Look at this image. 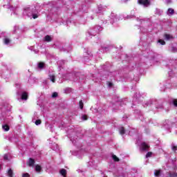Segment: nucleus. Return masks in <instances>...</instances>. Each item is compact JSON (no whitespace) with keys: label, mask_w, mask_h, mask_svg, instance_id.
<instances>
[{"label":"nucleus","mask_w":177,"mask_h":177,"mask_svg":"<svg viewBox=\"0 0 177 177\" xmlns=\"http://www.w3.org/2000/svg\"><path fill=\"white\" fill-rule=\"evenodd\" d=\"M12 106L8 102H0V120L1 122H9Z\"/></svg>","instance_id":"f257e3e1"},{"label":"nucleus","mask_w":177,"mask_h":177,"mask_svg":"<svg viewBox=\"0 0 177 177\" xmlns=\"http://www.w3.org/2000/svg\"><path fill=\"white\" fill-rule=\"evenodd\" d=\"M101 31H103V28H102L100 26H95L90 28L86 32L87 39H91L92 37L97 35V34H99Z\"/></svg>","instance_id":"f03ea898"},{"label":"nucleus","mask_w":177,"mask_h":177,"mask_svg":"<svg viewBox=\"0 0 177 177\" xmlns=\"http://www.w3.org/2000/svg\"><path fill=\"white\" fill-rule=\"evenodd\" d=\"M23 13L25 16H28V17L30 18L32 17V19H38L39 16L36 9L26 8L24 10Z\"/></svg>","instance_id":"7ed1b4c3"},{"label":"nucleus","mask_w":177,"mask_h":177,"mask_svg":"<svg viewBox=\"0 0 177 177\" xmlns=\"http://www.w3.org/2000/svg\"><path fill=\"white\" fill-rule=\"evenodd\" d=\"M166 177H177V165L174 166L171 170H170Z\"/></svg>","instance_id":"20e7f679"},{"label":"nucleus","mask_w":177,"mask_h":177,"mask_svg":"<svg viewBox=\"0 0 177 177\" xmlns=\"http://www.w3.org/2000/svg\"><path fill=\"white\" fill-rule=\"evenodd\" d=\"M17 95H21V100H27V99H28V94L26 92H21V91H19L17 92Z\"/></svg>","instance_id":"39448f33"},{"label":"nucleus","mask_w":177,"mask_h":177,"mask_svg":"<svg viewBox=\"0 0 177 177\" xmlns=\"http://www.w3.org/2000/svg\"><path fill=\"white\" fill-rule=\"evenodd\" d=\"M138 3L142 5L145 8L150 6V1L149 0H138Z\"/></svg>","instance_id":"423d86ee"},{"label":"nucleus","mask_w":177,"mask_h":177,"mask_svg":"<svg viewBox=\"0 0 177 177\" xmlns=\"http://www.w3.org/2000/svg\"><path fill=\"white\" fill-rule=\"evenodd\" d=\"M56 76L55 72H49L48 73V80H50L53 83L56 82Z\"/></svg>","instance_id":"0eeeda50"},{"label":"nucleus","mask_w":177,"mask_h":177,"mask_svg":"<svg viewBox=\"0 0 177 177\" xmlns=\"http://www.w3.org/2000/svg\"><path fill=\"white\" fill-rule=\"evenodd\" d=\"M8 71V66L6 64H3L0 68V75H3Z\"/></svg>","instance_id":"6e6552de"},{"label":"nucleus","mask_w":177,"mask_h":177,"mask_svg":"<svg viewBox=\"0 0 177 177\" xmlns=\"http://www.w3.org/2000/svg\"><path fill=\"white\" fill-rule=\"evenodd\" d=\"M171 126L172 123L169 120H165V122L163 123V128L165 129H169Z\"/></svg>","instance_id":"1a4fd4ad"},{"label":"nucleus","mask_w":177,"mask_h":177,"mask_svg":"<svg viewBox=\"0 0 177 177\" xmlns=\"http://www.w3.org/2000/svg\"><path fill=\"white\" fill-rule=\"evenodd\" d=\"M3 7L9 9L10 8V3H12V0H3Z\"/></svg>","instance_id":"9d476101"},{"label":"nucleus","mask_w":177,"mask_h":177,"mask_svg":"<svg viewBox=\"0 0 177 177\" xmlns=\"http://www.w3.org/2000/svg\"><path fill=\"white\" fill-rule=\"evenodd\" d=\"M147 106H154L156 109H162V105L157 106L156 105V103H154V101L153 100H150L148 102Z\"/></svg>","instance_id":"9b49d317"},{"label":"nucleus","mask_w":177,"mask_h":177,"mask_svg":"<svg viewBox=\"0 0 177 177\" xmlns=\"http://www.w3.org/2000/svg\"><path fill=\"white\" fill-rule=\"evenodd\" d=\"M147 149H149V145L145 142H142L140 145V149L145 151L147 150Z\"/></svg>","instance_id":"f8f14e48"},{"label":"nucleus","mask_w":177,"mask_h":177,"mask_svg":"<svg viewBox=\"0 0 177 177\" xmlns=\"http://www.w3.org/2000/svg\"><path fill=\"white\" fill-rule=\"evenodd\" d=\"M2 129L4 131V132H8V131L10 129V127H9V125L4 124L2 125Z\"/></svg>","instance_id":"ddd939ff"},{"label":"nucleus","mask_w":177,"mask_h":177,"mask_svg":"<svg viewBox=\"0 0 177 177\" xmlns=\"http://www.w3.org/2000/svg\"><path fill=\"white\" fill-rule=\"evenodd\" d=\"M165 39H166V41H171V39H174V37L171 35L165 34Z\"/></svg>","instance_id":"4468645a"},{"label":"nucleus","mask_w":177,"mask_h":177,"mask_svg":"<svg viewBox=\"0 0 177 177\" xmlns=\"http://www.w3.org/2000/svg\"><path fill=\"white\" fill-rule=\"evenodd\" d=\"M171 148L172 151H174V153H176L177 151V145L176 144H171Z\"/></svg>","instance_id":"2eb2a0df"},{"label":"nucleus","mask_w":177,"mask_h":177,"mask_svg":"<svg viewBox=\"0 0 177 177\" xmlns=\"http://www.w3.org/2000/svg\"><path fill=\"white\" fill-rule=\"evenodd\" d=\"M34 164H35V160L32 158H30L28 161L29 167H34Z\"/></svg>","instance_id":"dca6fc26"},{"label":"nucleus","mask_w":177,"mask_h":177,"mask_svg":"<svg viewBox=\"0 0 177 177\" xmlns=\"http://www.w3.org/2000/svg\"><path fill=\"white\" fill-rule=\"evenodd\" d=\"M167 13V15H169V16H172V15H174V13H175V10L172 8H169Z\"/></svg>","instance_id":"f3484780"},{"label":"nucleus","mask_w":177,"mask_h":177,"mask_svg":"<svg viewBox=\"0 0 177 177\" xmlns=\"http://www.w3.org/2000/svg\"><path fill=\"white\" fill-rule=\"evenodd\" d=\"M44 41H46V42H50V41H52V36L50 35L45 36Z\"/></svg>","instance_id":"a211bd4d"},{"label":"nucleus","mask_w":177,"mask_h":177,"mask_svg":"<svg viewBox=\"0 0 177 177\" xmlns=\"http://www.w3.org/2000/svg\"><path fill=\"white\" fill-rule=\"evenodd\" d=\"M38 68H39L40 70H42L43 68H45V63L39 62L38 64Z\"/></svg>","instance_id":"6ab92c4d"},{"label":"nucleus","mask_w":177,"mask_h":177,"mask_svg":"<svg viewBox=\"0 0 177 177\" xmlns=\"http://www.w3.org/2000/svg\"><path fill=\"white\" fill-rule=\"evenodd\" d=\"M3 42H4L5 45H10V40L8 37L4 38Z\"/></svg>","instance_id":"aec40b11"},{"label":"nucleus","mask_w":177,"mask_h":177,"mask_svg":"<svg viewBox=\"0 0 177 177\" xmlns=\"http://www.w3.org/2000/svg\"><path fill=\"white\" fill-rule=\"evenodd\" d=\"M169 50H171V52H177V47L176 46H171L169 47Z\"/></svg>","instance_id":"412c9836"},{"label":"nucleus","mask_w":177,"mask_h":177,"mask_svg":"<svg viewBox=\"0 0 177 177\" xmlns=\"http://www.w3.org/2000/svg\"><path fill=\"white\" fill-rule=\"evenodd\" d=\"M111 18L112 19V20L113 21H118V18H117V15H114V14H112L111 15Z\"/></svg>","instance_id":"4be33fe9"},{"label":"nucleus","mask_w":177,"mask_h":177,"mask_svg":"<svg viewBox=\"0 0 177 177\" xmlns=\"http://www.w3.org/2000/svg\"><path fill=\"white\" fill-rule=\"evenodd\" d=\"M35 169L36 172H41L42 167H41V166L37 165L35 167Z\"/></svg>","instance_id":"5701e85b"},{"label":"nucleus","mask_w":177,"mask_h":177,"mask_svg":"<svg viewBox=\"0 0 177 177\" xmlns=\"http://www.w3.org/2000/svg\"><path fill=\"white\" fill-rule=\"evenodd\" d=\"M60 174L62 175V176L66 177V174H67V171L64 169H62L60 170Z\"/></svg>","instance_id":"b1692460"},{"label":"nucleus","mask_w":177,"mask_h":177,"mask_svg":"<svg viewBox=\"0 0 177 177\" xmlns=\"http://www.w3.org/2000/svg\"><path fill=\"white\" fill-rule=\"evenodd\" d=\"M154 175L156 177L160 176L161 175V170H155Z\"/></svg>","instance_id":"393cba45"},{"label":"nucleus","mask_w":177,"mask_h":177,"mask_svg":"<svg viewBox=\"0 0 177 177\" xmlns=\"http://www.w3.org/2000/svg\"><path fill=\"white\" fill-rule=\"evenodd\" d=\"M147 57L148 59H154V53H153V52H150Z\"/></svg>","instance_id":"a878e982"},{"label":"nucleus","mask_w":177,"mask_h":177,"mask_svg":"<svg viewBox=\"0 0 177 177\" xmlns=\"http://www.w3.org/2000/svg\"><path fill=\"white\" fill-rule=\"evenodd\" d=\"M120 135H124V133H125V129H124V127H121L120 129Z\"/></svg>","instance_id":"bb28decb"},{"label":"nucleus","mask_w":177,"mask_h":177,"mask_svg":"<svg viewBox=\"0 0 177 177\" xmlns=\"http://www.w3.org/2000/svg\"><path fill=\"white\" fill-rule=\"evenodd\" d=\"M161 13H162V11L158 8H156V15H161Z\"/></svg>","instance_id":"cd10ccee"},{"label":"nucleus","mask_w":177,"mask_h":177,"mask_svg":"<svg viewBox=\"0 0 177 177\" xmlns=\"http://www.w3.org/2000/svg\"><path fill=\"white\" fill-rule=\"evenodd\" d=\"M172 103H173L174 107H177V100L176 99H174L172 100Z\"/></svg>","instance_id":"c85d7f7f"},{"label":"nucleus","mask_w":177,"mask_h":177,"mask_svg":"<svg viewBox=\"0 0 177 177\" xmlns=\"http://www.w3.org/2000/svg\"><path fill=\"white\" fill-rule=\"evenodd\" d=\"M79 105H80L81 110H82V109H84V103L82 102V100L80 101Z\"/></svg>","instance_id":"c756f323"},{"label":"nucleus","mask_w":177,"mask_h":177,"mask_svg":"<svg viewBox=\"0 0 177 177\" xmlns=\"http://www.w3.org/2000/svg\"><path fill=\"white\" fill-rule=\"evenodd\" d=\"M112 158L114 161H120V159L115 155H113Z\"/></svg>","instance_id":"7c9ffc66"},{"label":"nucleus","mask_w":177,"mask_h":177,"mask_svg":"<svg viewBox=\"0 0 177 177\" xmlns=\"http://www.w3.org/2000/svg\"><path fill=\"white\" fill-rule=\"evenodd\" d=\"M158 42V44H160V45H165V41L162 39H159Z\"/></svg>","instance_id":"2f4dec72"},{"label":"nucleus","mask_w":177,"mask_h":177,"mask_svg":"<svg viewBox=\"0 0 177 177\" xmlns=\"http://www.w3.org/2000/svg\"><path fill=\"white\" fill-rule=\"evenodd\" d=\"M28 49H30V50H34L35 53H38V50H34V46H30Z\"/></svg>","instance_id":"473e14b6"},{"label":"nucleus","mask_w":177,"mask_h":177,"mask_svg":"<svg viewBox=\"0 0 177 177\" xmlns=\"http://www.w3.org/2000/svg\"><path fill=\"white\" fill-rule=\"evenodd\" d=\"M68 138H71L72 143H73V145H75V142H76L75 140H74V138H73V137H71L70 135H68Z\"/></svg>","instance_id":"72a5a7b5"},{"label":"nucleus","mask_w":177,"mask_h":177,"mask_svg":"<svg viewBox=\"0 0 177 177\" xmlns=\"http://www.w3.org/2000/svg\"><path fill=\"white\" fill-rule=\"evenodd\" d=\"M41 120H37L35 122V125H41Z\"/></svg>","instance_id":"f704fd0d"},{"label":"nucleus","mask_w":177,"mask_h":177,"mask_svg":"<svg viewBox=\"0 0 177 177\" xmlns=\"http://www.w3.org/2000/svg\"><path fill=\"white\" fill-rule=\"evenodd\" d=\"M57 64L59 66V67H60V66H62V64H64V61H63V60H61V61H58L57 62Z\"/></svg>","instance_id":"c9c22d12"},{"label":"nucleus","mask_w":177,"mask_h":177,"mask_svg":"<svg viewBox=\"0 0 177 177\" xmlns=\"http://www.w3.org/2000/svg\"><path fill=\"white\" fill-rule=\"evenodd\" d=\"M71 92V88H66L65 89V93H70Z\"/></svg>","instance_id":"e433bc0d"},{"label":"nucleus","mask_w":177,"mask_h":177,"mask_svg":"<svg viewBox=\"0 0 177 177\" xmlns=\"http://www.w3.org/2000/svg\"><path fill=\"white\" fill-rule=\"evenodd\" d=\"M82 120L83 121H86V120H88V116H86V115H82Z\"/></svg>","instance_id":"4c0bfd02"},{"label":"nucleus","mask_w":177,"mask_h":177,"mask_svg":"<svg viewBox=\"0 0 177 177\" xmlns=\"http://www.w3.org/2000/svg\"><path fill=\"white\" fill-rule=\"evenodd\" d=\"M98 10H99V13H100L101 12H103V6H98Z\"/></svg>","instance_id":"58836bf2"},{"label":"nucleus","mask_w":177,"mask_h":177,"mask_svg":"<svg viewBox=\"0 0 177 177\" xmlns=\"http://www.w3.org/2000/svg\"><path fill=\"white\" fill-rule=\"evenodd\" d=\"M151 154H153L151 152H148L146 155V158H149V157H151Z\"/></svg>","instance_id":"ea45409f"},{"label":"nucleus","mask_w":177,"mask_h":177,"mask_svg":"<svg viewBox=\"0 0 177 177\" xmlns=\"http://www.w3.org/2000/svg\"><path fill=\"white\" fill-rule=\"evenodd\" d=\"M57 92H54L53 94H52V97H57Z\"/></svg>","instance_id":"a19ab883"},{"label":"nucleus","mask_w":177,"mask_h":177,"mask_svg":"<svg viewBox=\"0 0 177 177\" xmlns=\"http://www.w3.org/2000/svg\"><path fill=\"white\" fill-rule=\"evenodd\" d=\"M80 153H81V151H73V156H78V154H80Z\"/></svg>","instance_id":"79ce46f5"},{"label":"nucleus","mask_w":177,"mask_h":177,"mask_svg":"<svg viewBox=\"0 0 177 177\" xmlns=\"http://www.w3.org/2000/svg\"><path fill=\"white\" fill-rule=\"evenodd\" d=\"M22 177H30V174H28V173H24L22 174Z\"/></svg>","instance_id":"37998d69"},{"label":"nucleus","mask_w":177,"mask_h":177,"mask_svg":"<svg viewBox=\"0 0 177 177\" xmlns=\"http://www.w3.org/2000/svg\"><path fill=\"white\" fill-rule=\"evenodd\" d=\"M3 158H4V160H9V154L4 155Z\"/></svg>","instance_id":"c03bdc74"},{"label":"nucleus","mask_w":177,"mask_h":177,"mask_svg":"<svg viewBox=\"0 0 177 177\" xmlns=\"http://www.w3.org/2000/svg\"><path fill=\"white\" fill-rule=\"evenodd\" d=\"M108 86H109V88H111L113 86V83L109 82L108 83Z\"/></svg>","instance_id":"a18cd8bd"},{"label":"nucleus","mask_w":177,"mask_h":177,"mask_svg":"<svg viewBox=\"0 0 177 177\" xmlns=\"http://www.w3.org/2000/svg\"><path fill=\"white\" fill-rule=\"evenodd\" d=\"M137 21H140V23H142L143 21V19L138 18Z\"/></svg>","instance_id":"49530a36"},{"label":"nucleus","mask_w":177,"mask_h":177,"mask_svg":"<svg viewBox=\"0 0 177 177\" xmlns=\"http://www.w3.org/2000/svg\"><path fill=\"white\" fill-rule=\"evenodd\" d=\"M86 55H88V56H91V53H89V51L87 50V53H86Z\"/></svg>","instance_id":"de8ad7c7"},{"label":"nucleus","mask_w":177,"mask_h":177,"mask_svg":"<svg viewBox=\"0 0 177 177\" xmlns=\"http://www.w3.org/2000/svg\"><path fill=\"white\" fill-rule=\"evenodd\" d=\"M17 9H15V10L14 11V15H17Z\"/></svg>","instance_id":"09e8293b"},{"label":"nucleus","mask_w":177,"mask_h":177,"mask_svg":"<svg viewBox=\"0 0 177 177\" xmlns=\"http://www.w3.org/2000/svg\"><path fill=\"white\" fill-rule=\"evenodd\" d=\"M88 59H89V56H86V57H84V60H86Z\"/></svg>","instance_id":"8fccbe9b"},{"label":"nucleus","mask_w":177,"mask_h":177,"mask_svg":"<svg viewBox=\"0 0 177 177\" xmlns=\"http://www.w3.org/2000/svg\"><path fill=\"white\" fill-rule=\"evenodd\" d=\"M15 85H16V87H17V88H20V84H15Z\"/></svg>","instance_id":"3c124183"},{"label":"nucleus","mask_w":177,"mask_h":177,"mask_svg":"<svg viewBox=\"0 0 177 177\" xmlns=\"http://www.w3.org/2000/svg\"><path fill=\"white\" fill-rule=\"evenodd\" d=\"M36 118H37V113H35V117H34L33 121H34V120H35Z\"/></svg>","instance_id":"603ef678"},{"label":"nucleus","mask_w":177,"mask_h":177,"mask_svg":"<svg viewBox=\"0 0 177 177\" xmlns=\"http://www.w3.org/2000/svg\"><path fill=\"white\" fill-rule=\"evenodd\" d=\"M122 2H128V1H129V0H122Z\"/></svg>","instance_id":"864d4df0"},{"label":"nucleus","mask_w":177,"mask_h":177,"mask_svg":"<svg viewBox=\"0 0 177 177\" xmlns=\"http://www.w3.org/2000/svg\"><path fill=\"white\" fill-rule=\"evenodd\" d=\"M134 97H136V99H138V97H139V96H138V95H136V94L134 95Z\"/></svg>","instance_id":"5fc2aeb1"},{"label":"nucleus","mask_w":177,"mask_h":177,"mask_svg":"<svg viewBox=\"0 0 177 177\" xmlns=\"http://www.w3.org/2000/svg\"><path fill=\"white\" fill-rule=\"evenodd\" d=\"M15 30H17V28H19L17 26H15Z\"/></svg>","instance_id":"6e6d98bb"}]
</instances>
